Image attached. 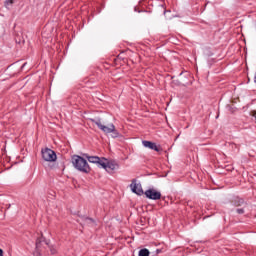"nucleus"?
I'll return each mask as SVG.
<instances>
[{"instance_id": "obj_17", "label": "nucleus", "mask_w": 256, "mask_h": 256, "mask_svg": "<svg viewBox=\"0 0 256 256\" xmlns=\"http://www.w3.org/2000/svg\"><path fill=\"white\" fill-rule=\"evenodd\" d=\"M156 253H157V254L161 253V250L157 249V250H156Z\"/></svg>"}, {"instance_id": "obj_6", "label": "nucleus", "mask_w": 256, "mask_h": 256, "mask_svg": "<svg viewBox=\"0 0 256 256\" xmlns=\"http://www.w3.org/2000/svg\"><path fill=\"white\" fill-rule=\"evenodd\" d=\"M145 195L148 199H152L153 201H158V199H161V192L155 189L146 190Z\"/></svg>"}, {"instance_id": "obj_5", "label": "nucleus", "mask_w": 256, "mask_h": 256, "mask_svg": "<svg viewBox=\"0 0 256 256\" xmlns=\"http://www.w3.org/2000/svg\"><path fill=\"white\" fill-rule=\"evenodd\" d=\"M130 189L132 193H136V195H143V188L141 187V183L137 181V179H133L130 184Z\"/></svg>"}, {"instance_id": "obj_12", "label": "nucleus", "mask_w": 256, "mask_h": 256, "mask_svg": "<svg viewBox=\"0 0 256 256\" xmlns=\"http://www.w3.org/2000/svg\"><path fill=\"white\" fill-rule=\"evenodd\" d=\"M236 212H237L239 215H243V213H245V209H243V208H238V209L236 210Z\"/></svg>"}, {"instance_id": "obj_3", "label": "nucleus", "mask_w": 256, "mask_h": 256, "mask_svg": "<svg viewBox=\"0 0 256 256\" xmlns=\"http://www.w3.org/2000/svg\"><path fill=\"white\" fill-rule=\"evenodd\" d=\"M102 169H105L107 173H111L113 171H117L119 169V163L115 160H107L104 158V161L102 162Z\"/></svg>"}, {"instance_id": "obj_15", "label": "nucleus", "mask_w": 256, "mask_h": 256, "mask_svg": "<svg viewBox=\"0 0 256 256\" xmlns=\"http://www.w3.org/2000/svg\"><path fill=\"white\" fill-rule=\"evenodd\" d=\"M40 243H41V240L38 239V240L36 241V247H37V248L39 247V244H40Z\"/></svg>"}, {"instance_id": "obj_10", "label": "nucleus", "mask_w": 256, "mask_h": 256, "mask_svg": "<svg viewBox=\"0 0 256 256\" xmlns=\"http://www.w3.org/2000/svg\"><path fill=\"white\" fill-rule=\"evenodd\" d=\"M15 3V0H6L5 1V6L9 7L10 5H13Z\"/></svg>"}, {"instance_id": "obj_13", "label": "nucleus", "mask_w": 256, "mask_h": 256, "mask_svg": "<svg viewBox=\"0 0 256 256\" xmlns=\"http://www.w3.org/2000/svg\"><path fill=\"white\" fill-rule=\"evenodd\" d=\"M85 223H86L87 225H91V224H93V219H91V218H86V219H85Z\"/></svg>"}, {"instance_id": "obj_4", "label": "nucleus", "mask_w": 256, "mask_h": 256, "mask_svg": "<svg viewBox=\"0 0 256 256\" xmlns=\"http://www.w3.org/2000/svg\"><path fill=\"white\" fill-rule=\"evenodd\" d=\"M42 159L51 163L57 161V154H55V151L46 148L45 150H42Z\"/></svg>"}, {"instance_id": "obj_11", "label": "nucleus", "mask_w": 256, "mask_h": 256, "mask_svg": "<svg viewBox=\"0 0 256 256\" xmlns=\"http://www.w3.org/2000/svg\"><path fill=\"white\" fill-rule=\"evenodd\" d=\"M244 203H245V201L243 199H238V201L235 202V205L237 207H239V206L243 205Z\"/></svg>"}, {"instance_id": "obj_2", "label": "nucleus", "mask_w": 256, "mask_h": 256, "mask_svg": "<svg viewBox=\"0 0 256 256\" xmlns=\"http://www.w3.org/2000/svg\"><path fill=\"white\" fill-rule=\"evenodd\" d=\"M92 123H95L97 127L100 129V131H103V133L109 134L112 133V137H119V132H117V129H115V125L108 124L107 126L103 125L101 123V119H91Z\"/></svg>"}, {"instance_id": "obj_8", "label": "nucleus", "mask_w": 256, "mask_h": 256, "mask_svg": "<svg viewBox=\"0 0 256 256\" xmlns=\"http://www.w3.org/2000/svg\"><path fill=\"white\" fill-rule=\"evenodd\" d=\"M142 144L147 149H152V151H157L158 153H159V151H161V146H157V144L155 142L144 140V141H142Z\"/></svg>"}, {"instance_id": "obj_7", "label": "nucleus", "mask_w": 256, "mask_h": 256, "mask_svg": "<svg viewBox=\"0 0 256 256\" xmlns=\"http://www.w3.org/2000/svg\"><path fill=\"white\" fill-rule=\"evenodd\" d=\"M84 157H86L89 163H94L100 167H102V163L105 161L104 157L100 158L99 156H89V154H84Z\"/></svg>"}, {"instance_id": "obj_14", "label": "nucleus", "mask_w": 256, "mask_h": 256, "mask_svg": "<svg viewBox=\"0 0 256 256\" xmlns=\"http://www.w3.org/2000/svg\"><path fill=\"white\" fill-rule=\"evenodd\" d=\"M51 254L55 255V253H57V250H55V248H50Z\"/></svg>"}, {"instance_id": "obj_1", "label": "nucleus", "mask_w": 256, "mask_h": 256, "mask_svg": "<svg viewBox=\"0 0 256 256\" xmlns=\"http://www.w3.org/2000/svg\"><path fill=\"white\" fill-rule=\"evenodd\" d=\"M72 165L77 169V171H80L81 173H91V167L89 166V163H87L85 158L79 155H74L72 157Z\"/></svg>"}, {"instance_id": "obj_18", "label": "nucleus", "mask_w": 256, "mask_h": 256, "mask_svg": "<svg viewBox=\"0 0 256 256\" xmlns=\"http://www.w3.org/2000/svg\"><path fill=\"white\" fill-rule=\"evenodd\" d=\"M254 83H256V72H255V76H254Z\"/></svg>"}, {"instance_id": "obj_9", "label": "nucleus", "mask_w": 256, "mask_h": 256, "mask_svg": "<svg viewBox=\"0 0 256 256\" xmlns=\"http://www.w3.org/2000/svg\"><path fill=\"white\" fill-rule=\"evenodd\" d=\"M139 256H149V250L147 248L141 249L139 251Z\"/></svg>"}, {"instance_id": "obj_16", "label": "nucleus", "mask_w": 256, "mask_h": 256, "mask_svg": "<svg viewBox=\"0 0 256 256\" xmlns=\"http://www.w3.org/2000/svg\"><path fill=\"white\" fill-rule=\"evenodd\" d=\"M0 256H3V249H0Z\"/></svg>"}]
</instances>
